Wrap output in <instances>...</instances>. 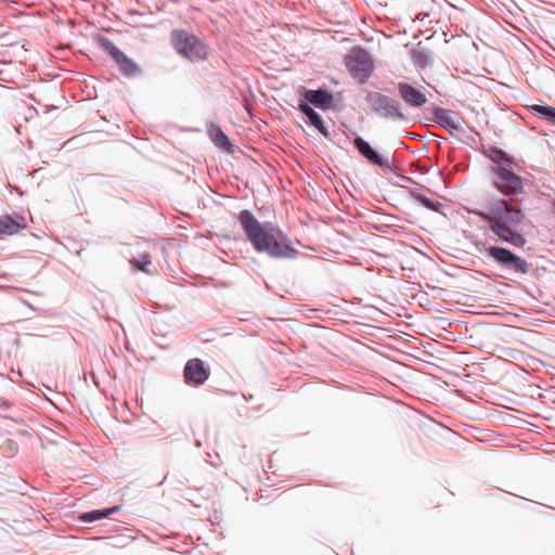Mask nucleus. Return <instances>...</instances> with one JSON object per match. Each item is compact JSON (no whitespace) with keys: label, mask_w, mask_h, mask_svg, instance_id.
<instances>
[{"label":"nucleus","mask_w":555,"mask_h":555,"mask_svg":"<svg viewBox=\"0 0 555 555\" xmlns=\"http://www.w3.org/2000/svg\"><path fill=\"white\" fill-rule=\"evenodd\" d=\"M298 109L307 117L309 118L315 111L307 103V102H300L298 105Z\"/></svg>","instance_id":"5701e85b"},{"label":"nucleus","mask_w":555,"mask_h":555,"mask_svg":"<svg viewBox=\"0 0 555 555\" xmlns=\"http://www.w3.org/2000/svg\"><path fill=\"white\" fill-rule=\"evenodd\" d=\"M530 112L534 116L555 125V107L535 104L530 106Z\"/></svg>","instance_id":"f3484780"},{"label":"nucleus","mask_w":555,"mask_h":555,"mask_svg":"<svg viewBox=\"0 0 555 555\" xmlns=\"http://www.w3.org/2000/svg\"><path fill=\"white\" fill-rule=\"evenodd\" d=\"M469 212L483 220L499 242L517 248L527 244L522 234L526 214L514 199L494 198L482 204L481 209Z\"/></svg>","instance_id":"f257e3e1"},{"label":"nucleus","mask_w":555,"mask_h":555,"mask_svg":"<svg viewBox=\"0 0 555 555\" xmlns=\"http://www.w3.org/2000/svg\"><path fill=\"white\" fill-rule=\"evenodd\" d=\"M552 209L553 214L555 215V199L552 202Z\"/></svg>","instance_id":"a878e982"},{"label":"nucleus","mask_w":555,"mask_h":555,"mask_svg":"<svg viewBox=\"0 0 555 555\" xmlns=\"http://www.w3.org/2000/svg\"><path fill=\"white\" fill-rule=\"evenodd\" d=\"M95 41L100 49L106 52L115 62L124 53L120 51L107 37L98 36Z\"/></svg>","instance_id":"2eb2a0df"},{"label":"nucleus","mask_w":555,"mask_h":555,"mask_svg":"<svg viewBox=\"0 0 555 555\" xmlns=\"http://www.w3.org/2000/svg\"><path fill=\"white\" fill-rule=\"evenodd\" d=\"M416 198L423 206L435 211H438L439 207L441 206L440 203L434 202L425 195H417Z\"/></svg>","instance_id":"412c9836"},{"label":"nucleus","mask_w":555,"mask_h":555,"mask_svg":"<svg viewBox=\"0 0 555 555\" xmlns=\"http://www.w3.org/2000/svg\"><path fill=\"white\" fill-rule=\"evenodd\" d=\"M304 98L308 103L314 105L315 107L324 109V111L331 108L332 103H333L332 93L325 89H318V90L305 89Z\"/></svg>","instance_id":"f8f14e48"},{"label":"nucleus","mask_w":555,"mask_h":555,"mask_svg":"<svg viewBox=\"0 0 555 555\" xmlns=\"http://www.w3.org/2000/svg\"><path fill=\"white\" fill-rule=\"evenodd\" d=\"M353 145L358 152L366 158L371 164L377 165L382 168L388 167L387 160H385L372 146L361 137H357L353 140Z\"/></svg>","instance_id":"ddd939ff"},{"label":"nucleus","mask_w":555,"mask_h":555,"mask_svg":"<svg viewBox=\"0 0 555 555\" xmlns=\"http://www.w3.org/2000/svg\"><path fill=\"white\" fill-rule=\"evenodd\" d=\"M171 43L176 51L191 62L205 60L208 55V47L195 35L176 29L171 31Z\"/></svg>","instance_id":"7ed1b4c3"},{"label":"nucleus","mask_w":555,"mask_h":555,"mask_svg":"<svg viewBox=\"0 0 555 555\" xmlns=\"http://www.w3.org/2000/svg\"><path fill=\"white\" fill-rule=\"evenodd\" d=\"M141 271L153 274L157 272L156 267L152 266L149 255H141Z\"/></svg>","instance_id":"4be33fe9"},{"label":"nucleus","mask_w":555,"mask_h":555,"mask_svg":"<svg viewBox=\"0 0 555 555\" xmlns=\"http://www.w3.org/2000/svg\"><path fill=\"white\" fill-rule=\"evenodd\" d=\"M486 255L498 267L509 273L525 275L530 271V263L503 246L493 245L486 248Z\"/></svg>","instance_id":"39448f33"},{"label":"nucleus","mask_w":555,"mask_h":555,"mask_svg":"<svg viewBox=\"0 0 555 555\" xmlns=\"http://www.w3.org/2000/svg\"><path fill=\"white\" fill-rule=\"evenodd\" d=\"M184 382L190 386H201L210 376L209 369L205 365L204 361L194 358L186 362L183 370Z\"/></svg>","instance_id":"6e6552de"},{"label":"nucleus","mask_w":555,"mask_h":555,"mask_svg":"<svg viewBox=\"0 0 555 555\" xmlns=\"http://www.w3.org/2000/svg\"><path fill=\"white\" fill-rule=\"evenodd\" d=\"M118 508V506H113L111 508L86 512L79 516V519L83 522L98 521L102 518L108 517L109 515L114 514Z\"/></svg>","instance_id":"4468645a"},{"label":"nucleus","mask_w":555,"mask_h":555,"mask_svg":"<svg viewBox=\"0 0 555 555\" xmlns=\"http://www.w3.org/2000/svg\"><path fill=\"white\" fill-rule=\"evenodd\" d=\"M397 88L400 98L412 107H421L427 102L424 92L406 82H399Z\"/></svg>","instance_id":"9d476101"},{"label":"nucleus","mask_w":555,"mask_h":555,"mask_svg":"<svg viewBox=\"0 0 555 555\" xmlns=\"http://www.w3.org/2000/svg\"><path fill=\"white\" fill-rule=\"evenodd\" d=\"M131 266H132L134 269H139V260H138V259H132V260H131Z\"/></svg>","instance_id":"393cba45"},{"label":"nucleus","mask_w":555,"mask_h":555,"mask_svg":"<svg viewBox=\"0 0 555 555\" xmlns=\"http://www.w3.org/2000/svg\"><path fill=\"white\" fill-rule=\"evenodd\" d=\"M494 172L493 185L505 196H513L520 194L524 190L521 178L504 166L492 167Z\"/></svg>","instance_id":"0eeeda50"},{"label":"nucleus","mask_w":555,"mask_h":555,"mask_svg":"<svg viewBox=\"0 0 555 555\" xmlns=\"http://www.w3.org/2000/svg\"><path fill=\"white\" fill-rule=\"evenodd\" d=\"M308 121L310 125H312L313 127H315L323 135L327 137L328 135V132H327V129L324 125V121L323 119L321 118V116L314 112L309 118H308Z\"/></svg>","instance_id":"6ab92c4d"},{"label":"nucleus","mask_w":555,"mask_h":555,"mask_svg":"<svg viewBox=\"0 0 555 555\" xmlns=\"http://www.w3.org/2000/svg\"><path fill=\"white\" fill-rule=\"evenodd\" d=\"M492 152L494 153V155L496 157H499V158H501V159H503V160H505L507 163H511V159L508 158L507 154L504 151H502V150H500L498 147H494L492 150Z\"/></svg>","instance_id":"b1692460"},{"label":"nucleus","mask_w":555,"mask_h":555,"mask_svg":"<svg viewBox=\"0 0 555 555\" xmlns=\"http://www.w3.org/2000/svg\"><path fill=\"white\" fill-rule=\"evenodd\" d=\"M27 228V220L24 215L14 212L0 216V238L18 234Z\"/></svg>","instance_id":"1a4fd4ad"},{"label":"nucleus","mask_w":555,"mask_h":555,"mask_svg":"<svg viewBox=\"0 0 555 555\" xmlns=\"http://www.w3.org/2000/svg\"><path fill=\"white\" fill-rule=\"evenodd\" d=\"M237 220L247 241L257 253L274 259H292L297 256L298 251L279 227L271 222L261 223L247 209L240 211Z\"/></svg>","instance_id":"f03ea898"},{"label":"nucleus","mask_w":555,"mask_h":555,"mask_svg":"<svg viewBox=\"0 0 555 555\" xmlns=\"http://www.w3.org/2000/svg\"><path fill=\"white\" fill-rule=\"evenodd\" d=\"M412 60L415 65L420 67H425L428 64V54L426 51L414 50L412 52Z\"/></svg>","instance_id":"aec40b11"},{"label":"nucleus","mask_w":555,"mask_h":555,"mask_svg":"<svg viewBox=\"0 0 555 555\" xmlns=\"http://www.w3.org/2000/svg\"><path fill=\"white\" fill-rule=\"evenodd\" d=\"M209 135L212 142L219 147H229L231 145L228 135L219 127H212L209 130Z\"/></svg>","instance_id":"a211bd4d"},{"label":"nucleus","mask_w":555,"mask_h":555,"mask_svg":"<svg viewBox=\"0 0 555 555\" xmlns=\"http://www.w3.org/2000/svg\"><path fill=\"white\" fill-rule=\"evenodd\" d=\"M120 73L126 77H133L138 72V65L130 60L125 53L115 62Z\"/></svg>","instance_id":"dca6fc26"},{"label":"nucleus","mask_w":555,"mask_h":555,"mask_svg":"<svg viewBox=\"0 0 555 555\" xmlns=\"http://www.w3.org/2000/svg\"><path fill=\"white\" fill-rule=\"evenodd\" d=\"M365 102L371 111L379 117L391 120H405L398 100L377 91H370L365 95Z\"/></svg>","instance_id":"423d86ee"},{"label":"nucleus","mask_w":555,"mask_h":555,"mask_svg":"<svg viewBox=\"0 0 555 555\" xmlns=\"http://www.w3.org/2000/svg\"><path fill=\"white\" fill-rule=\"evenodd\" d=\"M435 121L448 130H461L462 118L449 109L436 107L434 109Z\"/></svg>","instance_id":"9b49d317"},{"label":"nucleus","mask_w":555,"mask_h":555,"mask_svg":"<svg viewBox=\"0 0 555 555\" xmlns=\"http://www.w3.org/2000/svg\"><path fill=\"white\" fill-rule=\"evenodd\" d=\"M344 64L351 77L360 85L365 83L374 70L371 54L362 47H353L344 57Z\"/></svg>","instance_id":"20e7f679"}]
</instances>
